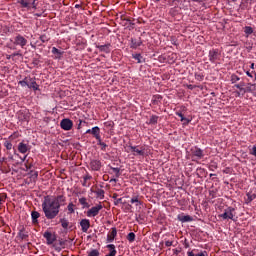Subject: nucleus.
<instances>
[{
  "mask_svg": "<svg viewBox=\"0 0 256 256\" xmlns=\"http://www.w3.org/2000/svg\"><path fill=\"white\" fill-rule=\"evenodd\" d=\"M65 202V197L57 196L55 198L45 197L42 203V209L44 211L46 219H55L59 215V209Z\"/></svg>",
  "mask_w": 256,
  "mask_h": 256,
  "instance_id": "f257e3e1",
  "label": "nucleus"
},
{
  "mask_svg": "<svg viewBox=\"0 0 256 256\" xmlns=\"http://www.w3.org/2000/svg\"><path fill=\"white\" fill-rule=\"evenodd\" d=\"M101 209H103L102 205L94 206L90 210H88L87 216L88 217H97V215H99V212L101 211Z\"/></svg>",
  "mask_w": 256,
  "mask_h": 256,
  "instance_id": "f03ea898",
  "label": "nucleus"
},
{
  "mask_svg": "<svg viewBox=\"0 0 256 256\" xmlns=\"http://www.w3.org/2000/svg\"><path fill=\"white\" fill-rule=\"evenodd\" d=\"M60 126L64 129V131H71L73 128V121L69 119H63L60 123Z\"/></svg>",
  "mask_w": 256,
  "mask_h": 256,
  "instance_id": "7ed1b4c3",
  "label": "nucleus"
},
{
  "mask_svg": "<svg viewBox=\"0 0 256 256\" xmlns=\"http://www.w3.org/2000/svg\"><path fill=\"white\" fill-rule=\"evenodd\" d=\"M14 44L24 48L25 45H27V39L21 35H18L15 37Z\"/></svg>",
  "mask_w": 256,
  "mask_h": 256,
  "instance_id": "20e7f679",
  "label": "nucleus"
},
{
  "mask_svg": "<svg viewBox=\"0 0 256 256\" xmlns=\"http://www.w3.org/2000/svg\"><path fill=\"white\" fill-rule=\"evenodd\" d=\"M129 151H131V153H133V155H140L141 157H143V155H145V149H143V148L139 149V147H137V146H130Z\"/></svg>",
  "mask_w": 256,
  "mask_h": 256,
  "instance_id": "39448f33",
  "label": "nucleus"
},
{
  "mask_svg": "<svg viewBox=\"0 0 256 256\" xmlns=\"http://www.w3.org/2000/svg\"><path fill=\"white\" fill-rule=\"evenodd\" d=\"M234 211L235 209L228 208L223 214L220 215V217H222V219H233V217H235V215L233 214Z\"/></svg>",
  "mask_w": 256,
  "mask_h": 256,
  "instance_id": "423d86ee",
  "label": "nucleus"
},
{
  "mask_svg": "<svg viewBox=\"0 0 256 256\" xmlns=\"http://www.w3.org/2000/svg\"><path fill=\"white\" fill-rule=\"evenodd\" d=\"M44 238L47 241V245H53V243H55V236H53V234H51V232H45Z\"/></svg>",
  "mask_w": 256,
  "mask_h": 256,
  "instance_id": "0eeeda50",
  "label": "nucleus"
},
{
  "mask_svg": "<svg viewBox=\"0 0 256 256\" xmlns=\"http://www.w3.org/2000/svg\"><path fill=\"white\" fill-rule=\"evenodd\" d=\"M80 225L82 227L83 233H87V231H89V227H91V224L89 223V220H87V219L81 220Z\"/></svg>",
  "mask_w": 256,
  "mask_h": 256,
  "instance_id": "6e6552de",
  "label": "nucleus"
},
{
  "mask_svg": "<svg viewBox=\"0 0 256 256\" xmlns=\"http://www.w3.org/2000/svg\"><path fill=\"white\" fill-rule=\"evenodd\" d=\"M90 167L92 171H99V169H101V162L99 160H92L90 162Z\"/></svg>",
  "mask_w": 256,
  "mask_h": 256,
  "instance_id": "1a4fd4ad",
  "label": "nucleus"
},
{
  "mask_svg": "<svg viewBox=\"0 0 256 256\" xmlns=\"http://www.w3.org/2000/svg\"><path fill=\"white\" fill-rule=\"evenodd\" d=\"M86 133H92L97 139V141H101V136L99 135V127H94L91 130H87Z\"/></svg>",
  "mask_w": 256,
  "mask_h": 256,
  "instance_id": "9d476101",
  "label": "nucleus"
},
{
  "mask_svg": "<svg viewBox=\"0 0 256 256\" xmlns=\"http://www.w3.org/2000/svg\"><path fill=\"white\" fill-rule=\"evenodd\" d=\"M115 237H117V229L116 228H112L111 233L108 234V236H107L108 243H113Z\"/></svg>",
  "mask_w": 256,
  "mask_h": 256,
  "instance_id": "9b49d317",
  "label": "nucleus"
},
{
  "mask_svg": "<svg viewBox=\"0 0 256 256\" xmlns=\"http://www.w3.org/2000/svg\"><path fill=\"white\" fill-rule=\"evenodd\" d=\"M234 87H236V89H239V91L236 92L238 97H240V95H245V93H247V89L245 87H242L241 84H235Z\"/></svg>",
  "mask_w": 256,
  "mask_h": 256,
  "instance_id": "f8f14e48",
  "label": "nucleus"
},
{
  "mask_svg": "<svg viewBox=\"0 0 256 256\" xmlns=\"http://www.w3.org/2000/svg\"><path fill=\"white\" fill-rule=\"evenodd\" d=\"M234 87H236V89H239V91L236 92L238 97H240V95H245V93H247V89L245 87H242L241 84H235Z\"/></svg>",
  "mask_w": 256,
  "mask_h": 256,
  "instance_id": "ddd939ff",
  "label": "nucleus"
},
{
  "mask_svg": "<svg viewBox=\"0 0 256 256\" xmlns=\"http://www.w3.org/2000/svg\"><path fill=\"white\" fill-rule=\"evenodd\" d=\"M94 193L96 194V197L98 199H104L105 198V190H103V189H97L96 191H94Z\"/></svg>",
  "mask_w": 256,
  "mask_h": 256,
  "instance_id": "4468645a",
  "label": "nucleus"
},
{
  "mask_svg": "<svg viewBox=\"0 0 256 256\" xmlns=\"http://www.w3.org/2000/svg\"><path fill=\"white\" fill-rule=\"evenodd\" d=\"M219 56V52L215 51V50H211L209 52V58H210V61H215L217 60V57Z\"/></svg>",
  "mask_w": 256,
  "mask_h": 256,
  "instance_id": "2eb2a0df",
  "label": "nucleus"
},
{
  "mask_svg": "<svg viewBox=\"0 0 256 256\" xmlns=\"http://www.w3.org/2000/svg\"><path fill=\"white\" fill-rule=\"evenodd\" d=\"M192 153L194 157H197L198 159H201V157H203V151H201V149L199 148H195L194 150H192Z\"/></svg>",
  "mask_w": 256,
  "mask_h": 256,
  "instance_id": "dca6fc26",
  "label": "nucleus"
},
{
  "mask_svg": "<svg viewBox=\"0 0 256 256\" xmlns=\"http://www.w3.org/2000/svg\"><path fill=\"white\" fill-rule=\"evenodd\" d=\"M107 248L110 249V253L106 256H115V255H117V250H115V245L109 244V245H107Z\"/></svg>",
  "mask_w": 256,
  "mask_h": 256,
  "instance_id": "f3484780",
  "label": "nucleus"
},
{
  "mask_svg": "<svg viewBox=\"0 0 256 256\" xmlns=\"http://www.w3.org/2000/svg\"><path fill=\"white\" fill-rule=\"evenodd\" d=\"M179 221H181L182 223H188L189 221H193V218H191V216L186 215V216H179L178 217Z\"/></svg>",
  "mask_w": 256,
  "mask_h": 256,
  "instance_id": "a211bd4d",
  "label": "nucleus"
},
{
  "mask_svg": "<svg viewBox=\"0 0 256 256\" xmlns=\"http://www.w3.org/2000/svg\"><path fill=\"white\" fill-rule=\"evenodd\" d=\"M18 151H19L20 153H27V151H28L27 144L20 143V144L18 145Z\"/></svg>",
  "mask_w": 256,
  "mask_h": 256,
  "instance_id": "6ab92c4d",
  "label": "nucleus"
},
{
  "mask_svg": "<svg viewBox=\"0 0 256 256\" xmlns=\"http://www.w3.org/2000/svg\"><path fill=\"white\" fill-rule=\"evenodd\" d=\"M52 53L53 55H56V59H60V57L63 55V52L55 47L52 48Z\"/></svg>",
  "mask_w": 256,
  "mask_h": 256,
  "instance_id": "aec40b11",
  "label": "nucleus"
},
{
  "mask_svg": "<svg viewBox=\"0 0 256 256\" xmlns=\"http://www.w3.org/2000/svg\"><path fill=\"white\" fill-rule=\"evenodd\" d=\"M28 87L29 89H34V91H37V82H35V80H30V82H28Z\"/></svg>",
  "mask_w": 256,
  "mask_h": 256,
  "instance_id": "412c9836",
  "label": "nucleus"
},
{
  "mask_svg": "<svg viewBox=\"0 0 256 256\" xmlns=\"http://www.w3.org/2000/svg\"><path fill=\"white\" fill-rule=\"evenodd\" d=\"M246 93H253L255 91V84L248 83L245 87Z\"/></svg>",
  "mask_w": 256,
  "mask_h": 256,
  "instance_id": "4be33fe9",
  "label": "nucleus"
},
{
  "mask_svg": "<svg viewBox=\"0 0 256 256\" xmlns=\"http://www.w3.org/2000/svg\"><path fill=\"white\" fill-rule=\"evenodd\" d=\"M31 216H32V221L33 223H37V219H39V217L41 216V214H39V212L37 211H33L31 213Z\"/></svg>",
  "mask_w": 256,
  "mask_h": 256,
  "instance_id": "5701e85b",
  "label": "nucleus"
},
{
  "mask_svg": "<svg viewBox=\"0 0 256 256\" xmlns=\"http://www.w3.org/2000/svg\"><path fill=\"white\" fill-rule=\"evenodd\" d=\"M176 115H178V117H180L181 121H184L183 125H188L190 120L185 118L181 112L176 113Z\"/></svg>",
  "mask_w": 256,
  "mask_h": 256,
  "instance_id": "b1692460",
  "label": "nucleus"
},
{
  "mask_svg": "<svg viewBox=\"0 0 256 256\" xmlns=\"http://www.w3.org/2000/svg\"><path fill=\"white\" fill-rule=\"evenodd\" d=\"M188 256H207V252L204 251V252H199L197 254L193 253V251H190L187 253Z\"/></svg>",
  "mask_w": 256,
  "mask_h": 256,
  "instance_id": "393cba45",
  "label": "nucleus"
},
{
  "mask_svg": "<svg viewBox=\"0 0 256 256\" xmlns=\"http://www.w3.org/2000/svg\"><path fill=\"white\" fill-rule=\"evenodd\" d=\"M60 223L63 229H67V227H69V221H67L65 218L60 219Z\"/></svg>",
  "mask_w": 256,
  "mask_h": 256,
  "instance_id": "a878e982",
  "label": "nucleus"
},
{
  "mask_svg": "<svg viewBox=\"0 0 256 256\" xmlns=\"http://www.w3.org/2000/svg\"><path fill=\"white\" fill-rule=\"evenodd\" d=\"M244 33H246V35H251L253 33V28L251 26H246L244 28Z\"/></svg>",
  "mask_w": 256,
  "mask_h": 256,
  "instance_id": "bb28decb",
  "label": "nucleus"
},
{
  "mask_svg": "<svg viewBox=\"0 0 256 256\" xmlns=\"http://www.w3.org/2000/svg\"><path fill=\"white\" fill-rule=\"evenodd\" d=\"M128 241H130V243H133V241H135V233L130 232L127 236Z\"/></svg>",
  "mask_w": 256,
  "mask_h": 256,
  "instance_id": "cd10ccee",
  "label": "nucleus"
},
{
  "mask_svg": "<svg viewBox=\"0 0 256 256\" xmlns=\"http://www.w3.org/2000/svg\"><path fill=\"white\" fill-rule=\"evenodd\" d=\"M98 49L100 51H104L105 53H109V45L98 46Z\"/></svg>",
  "mask_w": 256,
  "mask_h": 256,
  "instance_id": "c85d7f7f",
  "label": "nucleus"
},
{
  "mask_svg": "<svg viewBox=\"0 0 256 256\" xmlns=\"http://www.w3.org/2000/svg\"><path fill=\"white\" fill-rule=\"evenodd\" d=\"M37 177H39L38 172H31L30 178L32 179V181H35L37 179Z\"/></svg>",
  "mask_w": 256,
  "mask_h": 256,
  "instance_id": "c756f323",
  "label": "nucleus"
},
{
  "mask_svg": "<svg viewBox=\"0 0 256 256\" xmlns=\"http://www.w3.org/2000/svg\"><path fill=\"white\" fill-rule=\"evenodd\" d=\"M240 79H241V78H239V76H237V75H235V74H233V75L231 76V81H232V83H237V81H240Z\"/></svg>",
  "mask_w": 256,
  "mask_h": 256,
  "instance_id": "7c9ffc66",
  "label": "nucleus"
},
{
  "mask_svg": "<svg viewBox=\"0 0 256 256\" xmlns=\"http://www.w3.org/2000/svg\"><path fill=\"white\" fill-rule=\"evenodd\" d=\"M247 197H248V199H247L248 203H251V201H253V199H255L256 195L248 193Z\"/></svg>",
  "mask_w": 256,
  "mask_h": 256,
  "instance_id": "2f4dec72",
  "label": "nucleus"
},
{
  "mask_svg": "<svg viewBox=\"0 0 256 256\" xmlns=\"http://www.w3.org/2000/svg\"><path fill=\"white\" fill-rule=\"evenodd\" d=\"M75 205L73 203H70L67 207L69 213H75V209L73 208Z\"/></svg>",
  "mask_w": 256,
  "mask_h": 256,
  "instance_id": "473e14b6",
  "label": "nucleus"
},
{
  "mask_svg": "<svg viewBox=\"0 0 256 256\" xmlns=\"http://www.w3.org/2000/svg\"><path fill=\"white\" fill-rule=\"evenodd\" d=\"M19 3L22 7H29V2L26 0H20Z\"/></svg>",
  "mask_w": 256,
  "mask_h": 256,
  "instance_id": "72a5a7b5",
  "label": "nucleus"
},
{
  "mask_svg": "<svg viewBox=\"0 0 256 256\" xmlns=\"http://www.w3.org/2000/svg\"><path fill=\"white\" fill-rule=\"evenodd\" d=\"M131 203H136V206L141 205V202L139 201V199L137 197L132 198Z\"/></svg>",
  "mask_w": 256,
  "mask_h": 256,
  "instance_id": "f704fd0d",
  "label": "nucleus"
},
{
  "mask_svg": "<svg viewBox=\"0 0 256 256\" xmlns=\"http://www.w3.org/2000/svg\"><path fill=\"white\" fill-rule=\"evenodd\" d=\"M4 145H5L6 149H8V150L13 149V144H11L10 142H5Z\"/></svg>",
  "mask_w": 256,
  "mask_h": 256,
  "instance_id": "c9c22d12",
  "label": "nucleus"
},
{
  "mask_svg": "<svg viewBox=\"0 0 256 256\" xmlns=\"http://www.w3.org/2000/svg\"><path fill=\"white\" fill-rule=\"evenodd\" d=\"M48 39H49V36L47 35L40 36V40L42 41V43H45Z\"/></svg>",
  "mask_w": 256,
  "mask_h": 256,
  "instance_id": "e433bc0d",
  "label": "nucleus"
},
{
  "mask_svg": "<svg viewBox=\"0 0 256 256\" xmlns=\"http://www.w3.org/2000/svg\"><path fill=\"white\" fill-rule=\"evenodd\" d=\"M157 119H159L157 116H152L150 118V123H152L154 125L155 123H157Z\"/></svg>",
  "mask_w": 256,
  "mask_h": 256,
  "instance_id": "4c0bfd02",
  "label": "nucleus"
},
{
  "mask_svg": "<svg viewBox=\"0 0 256 256\" xmlns=\"http://www.w3.org/2000/svg\"><path fill=\"white\" fill-rule=\"evenodd\" d=\"M89 256H99V251H98V250H92V251L89 253Z\"/></svg>",
  "mask_w": 256,
  "mask_h": 256,
  "instance_id": "58836bf2",
  "label": "nucleus"
},
{
  "mask_svg": "<svg viewBox=\"0 0 256 256\" xmlns=\"http://www.w3.org/2000/svg\"><path fill=\"white\" fill-rule=\"evenodd\" d=\"M134 59L138 62L141 63V54H135Z\"/></svg>",
  "mask_w": 256,
  "mask_h": 256,
  "instance_id": "ea45409f",
  "label": "nucleus"
},
{
  "mask_svg": "<svg viewBox=\"0 0 256 256\" xmlns=\"http://www.w3.org/2000/svg\"><path fill=\"white\" fill-rule=\"evenodd\" d=\"M250 155H253L254 157H256V145H254L250 151Z\"/></svg>",
  "mask_w": 256,
  "mask_h": 256,
  "instance_id": "a19ab883",
  "label": "nucleus"
},
{
  "mask_svg": "<svg viewBox=\"0 0 256 256\" xmlns=\"http://www.w3.org/2000/svg\"><path fill=\"white\" fill-rule=\"evenodd\" d=\"M79 203H80L81 205H87V199H86V198H80V199H79Z\"/></svg>",
  "mask_w": 256,
  "mask_h": 256,
  "instance_id": "79ce46f5",
  "label": "nucleus"
},
{
  "mask_svg": "<svg viewBox=\"0 0 256 256\" xmlns=\"http://www.w3.org/2000/svg\"><path fill=\"white\" fill-rule=\"evenodd\" d=\"M19 83H20V85H21L22 87H28V85H29V82H27V81H25V80L20 81Z\"/></svg>",
  "mask_w": 256,
  "mask_h": 256,
  "instance_id": "37998d69",
  "label": "nucleus"
},
{
  "mask_svg": "<svg viewBox=\"0 0 256 256\" xmlns=\"http://www.w3.org/2000/svg\"><path fill=\"white\" fill-rule=\"evenodd\" d=\"M19 237H21L22 239H26L27 234H25L23 231H21V232L19 233Z\"/></svg>",
  "mask_w": 256,
  "mask_h": 256,
  "instance_id": "c03bdc74",
  "label": "nucleus"
},
{
  "mask_svg": "<svg viewBox=\"0 0 256 256\" xmlns=\"http://www.w3.org/2000/svg\"><path fill=\"white\" fill-rule=\"evenodd\" d=\"M165 245H166V247H171V245H173V242H171V241H166V242H165Z\"/></svg>",
  "mask_w": 256,
  "mask_h": 256,
  "instance_id": "a18cd8bd",
  "label": "nucleus"
},
{
  "mask_svg": "<svg viewBox=\"0 0 256 256\" xmlns=\"http://www.w3.org/2000/svg\"><path fill=\"white\" fill-rule=\"evenodd\" d=\"M98 143H99V145H101V147H107L106 143L101 142V138H100V141H98Z\"/></svg>",
  "mask_w": 256,
  "mask_h": 256,
  "instance_id": "49530a36",
  "label": "nucleus"
},
{
  "mask_svg": "<svg viewBox=\"0 0 256 256\" xmlns=\"http://www.w3.org/2000/svg\"><path fill=\"white\" fill-rule=\"evenodd\" d=\"M113 171L116 173V176L119 177V168H113Z\"/></svg>",
  "mask_w": 256,
  "mask_h": 256,
  "instance_id": "de8ad7c7",
  "label": "nucleus"
},
{
  "mask_svg": "<svg viewBox=\"0 0 256 256\" xmlns=\"http://www.w3.org/2000/svg\"><path fill=\"white\" fill-rule=\"evenodd\" d=\"M28 3H29V5H35V0H26Z\"/></svg>",
  "mask_w": 256,
  "mask_h": 256,
  "instance_id": "09e8293b",
  "label": "nucleus"
},
{
  "mask_svg": "<svg viewBox=\"0 0 256 256\" xmlns=\"http://www.w3.org/2000/svg\"><path fill=\"white\" fill-rule=\"evenodd\" d=\"M89 179H92V177H91L90 175H86V176L84 177V180H85V181H89Z\"/></svg>",
  "mask_w": 256,
  "mask_h": 256,
  "instance_id": "8fccbe9b",
  "label": "nucleus"
},
{
  "mask_svg": "<svg viewBox=\"0 0 256 256\" xmlns=\"http://www.w3.org/2000/svg\"><path fill=\"white\" fill-rule=\"evenodd\" d=\"M238 85H241L242 87H247V85L245 84V82H240Z\"/></svg>",
  "mask_w": 256,
  "mask_h": 256,
  "instance_id": "3c124183",
  "label": "nucleus"
},
{
  "mask_svg": "<svg viewBox=\"0 0 256 256\" xmlns=\"http://www.w3.org/2000/svg\"><path fill=\"white\" fill-rule=\"evenodd\" d=\"M117 183V179H115V178H112L111 180H110V183Z\"/></svg>",
  "mask_w": 256,
  "mask_h": 256,
  "instance_id": "603ef678",
  "label": "nucleus"
},
{
  "mask_svg": "<svg viewBox=\"0 0 256 256\" xmlns=\"http://www.w3.org/2000/svg\"><path fill=\"white\" fill-rule=\"evenodd\" d=\"M83 185H84V187H89V185L87 184V181H85V179H84Z\"/></svg>",
  "mask_w": 256,
  "mask_h": 256,
  "instance_id": "864d4df0",
  "label": "nucleus"
},
{
  "mask_svg": "<svg viewBox=\"0 0 256 256\" xmlns=\"http://www.w3.org/2000/svg\"><path fill=\"white\" fill-rule=\"evenodd\" d=\"M3 202V196H0V205Z\"/></svg>",
  "mask_w": 256,
  "mask_h": 256,
  "instance_id": "5fc2aeb1",
  "label": "nucleus"
},
{
  "mask_svg": "<svg viewBox=\"0 0 256 256\" xmlns=\"http://www.w3.org/2000/svg\"><path fill=\"white\" fill-rule=\"evenodd\" d=\"M27 159V156H24V158H22V161H25Z\"/></svg>",
  "mask_w": 256,
  "mask_h": 256,
  "instance_id": "6e6d98bb",
  "label": "nucleus"
},
{
  "mask_svg": "<svg viewBox=\"0 0 256 256\" xmlns=\"http://www.w3.org/2000/svg\"><path fill=\"white\" fill-rule=\"evenodd\" d=\"M253 67H255V64H251V69H253Z\"/></svg>",
  "mask_w": 256,
  "mask_h": 256,
  "instance_id": "4d7b16f0",
  "label": "nucleus"
},
{
  "mask_svg": "<svg viewBox=\"0 0 256 256\" xmlns=\"http://www.w3.org/2000/svg\"><path fill=\"white\" fill-rule=\"evenodd\" d=\"M25 167H26V169H31V167H29V166H27V165H25Z\"/></svg>",
  "mask_w": 256,
  "mask_h": 256,
  "instance_id": "13d9d810",
  "label": "nucleus"
},
{
  "mask_svg": "<svg viewBox=\"0 0 256 256\" xmlns=\"http://www.w3.org/2000/svg\"><path fill=\"white\" fill-rule=\"evenodd\" d=\"M119 201H121V199H118V200H117V203H119Z\"/></svg>",
  "mask_w": 256,
  "mask_h": 256,
  "instance_id": "bf43d9fd",
  "label": "nucleus"
},
{
  "mask_svg": "<svg viewBox=\"0 0 256 256\" xmlns=\"http://www.w3.org/2000/svg\"><path fill=\"white\" fill-rule=\"evenodd\" d=\"M214 174H210V177H213Z\"/></svg>",
  "mask_w": 256,
  "mask_h": 256,
  "instance_id": "052dcab7",
  "label": "nucleus"
},
{
  "mask_svg": "<svg viewBox=\"0 0 256 256\" xmlns=\"http://www.w3.org/2000/svg\"><path fill=\"white\" fill-rule=\"evenodd\" d=\"M247 75H251L249 72H247Z\"/></svg>",
  "mask_w": 256,
  "mask_h": 256,
  "instance_id": "680f3d73",
  "label": "nucleus"
},
{
  "mask_svg": "<svg viewBox=\"0 0 256 256\" xmlns=\"http://www.w3.org/2000/svg\"><path fill=\"white\" fill-rule=\"evenodd\" d=\"M139 46V44L135 45V47Z\"/></svg>",
  "mask_w": 256,
  "mask_h": 256,
  "instance_id": "e2e57ef3",
  "label": "nucleus"
},
{
  "mask_svg": "<svg viewBox=\"0 0 256 256\" xmlns=\"http://www.w3.org/2000/svg\"><path fill=\"white\" fill-rule=\"evenodd\" d=\"M139 46V44L135 45V47Z\"/></svg>",
  "mask_w": 256,
  "mask_h": 256,
  "instance_id": "0e129e2a",
  "label": "nucleus"
},
{
  "mask_svg": "<svg viewBox=\"0 0 256 256\" xmlns=\"http://www.w3.org/2000/svg\"><path fill=\"white\" fill-rule=\"evenodd\" d=\"M197 1H203V0H197Z\"/></svg>",
  "mask_w": 256,
  "mask_h": 256,
  "instance_id": "69168bd1",
  "label": "nucleus"
}]
</instances>
